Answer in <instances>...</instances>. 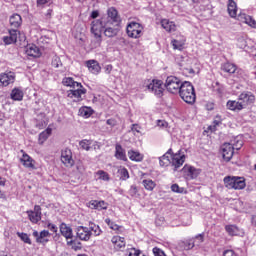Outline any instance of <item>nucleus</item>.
I'll list each match as a JSON object with an SVG mask.
<instances>
[{
    "instance_id": "1",
    "label": "nucleus",
    "mask_w": 256,
    "mask_h": 256,
    "mask_svg": "<svg viewBox=\"0 0 256 256\" xmlns=\"http://www.w3.org/2000/svg\"><path fill=\"white\" fill-rule=\"evenodd\" d=\"M63 85L66 87H71L72 89L68 91L67 97L73 99L75 103L83 101V95L87 94V89L83 87V84L76 82L73 78H64L62 81Z\"/></svg>"
},
{
    "instance_id": "2",
    "label": "nucleus",
    "mask_w": 256,
    "mask_h": 256,
    "mask_svg": "<svg viewBox=\"0 0 256 256\" xmlns=\"http://www.w3.org/2000/svg\"><path fill=\"white\" fill-rule=\"evenodd\" d=\"M76 237L80 239V241H89L91 239V236L94 235V237H99L103 231L101 230V227L99 225L89 222V227L85 226H78L76 229Z\"/></svg>"
},
{
    "instance_id": "3",
    "label": "nucleus",
    "mask_w": 256,
    "mask_h": 256,
    "mask_svg": "<svg viewBox=\"0 0 256 256\" xmlns=\"http://www.w3.org/2000/svg\"><path fill=\"white\" fill-rule=\"evenodd\" d=\"M109 20L107 18H100L92 21L91 23V33L94 35V39H96L95 47H101V43L103 41L102 33L105 31V27Z\"/></svg>"
},
{
    "instance_id": "4",
    "label": "nucleus",
    "mask_w": 256,
    "mask_h": 256,
    "mask_svg": "<svg viewBox=\"0 0 256 256\" xmlns=\"http://www.w3.org/2000/svg\"><path fill=\"white\" fill-rule=\"evenodd\" d=\"M179 95L185 103L188 105H193L197 99V95L195 94V87L189 81H184L182 83V87L179 90Z\"/></svg>"
},
{
    "instance_id": "5",
    "label": "nucleus",
    "mask_w": 256,
    "mask_h": 256,
    "mask_svg": "<svg viewBox=\"0 0 256 256\" xmlns=\"http://www.w3.org/2000/svg\"><path fill=\"white\" fill-rule=\"evenodd\" d=\"M223 181L227 189L241 190V189H245L247 185L245 183V178L243 177L226 176Z\"/></svg>"
},
{
    "instance_id": "6",
    "label": "nucleus",
    "mask_w": 256,
    "mask_h": 256,
    "mask_svg": "<svg viewBox=\"0 0 256 256\" xmlns=\"http://www.w3.org/2000/svg\"><path fill=\"white\" fill-rule=\"evenodd\" d=\"M164 87L167 89L168 93H172L173 95H177L183 87V82L181 79L177 78V76H168L166 78Z\"/></svg>"
},
{
    "instance_id": "7",
    "label": "nucleus",
    "mask_w": 256,
    "mask_h": 256,
    "mask_svg": "<svg viewBox=\"0 0 256 256\" xmlns=\"http://www.w3.org/2000/svg\"><path fill=\"white\" fill-rule=\"evenodd\" d=\"M143 24L135 21H131L127 24L126 33L131 39H139L143 35Z\"/></svg>"
},
{
    "instance_id": "8",
    "label": "nucleus",
    "mask_w": 256,
    "mask_h": 256,
    "mask_svg": "<svg viewBox=\"0 0 256 256\" xmlns=\"http://www.w3.org/2000/svg\"><path fill=\"white\" fill-rule=\"evenodd\" d=\"M144 85H146L148 91H151V93H154L156 97H163V81L161 80H147L145 81Z\"/></svg>"
},
{
    "instance_id": "9",
    "label": "nucleus",
    "mask_w": 256,
    "mask_h": 256,
    "mask_svg": "<svg viewBox=\"0 0 256 256\" xmlns=\"http://www.w3.org/2000/svg\"><path fill=\"white\" fill-rule=\"evenodd\" d=\"M119 31H121V24H111V21L108 20L104 28V36L113 39L119 35Z\"/></svg>"
},
{
    "instance_id": "10",
    "label": "nucleus",
    "mask_w": 256,
    "mask_h": 256,
    "mask_svg": "<svg viewBox=\"0 0 256 256\" xmlns=\"http://www.w3.org/2000/svg\"><path fill=\"white\" fill-rule=\"evenodd\" d=\"M32 235L36 239V243H38V245L48 244L49 237H51V233L48 230H42L41 232L34 230Z\"/></svg>"
},
{
    "instance_id": "11",
    "label": "nucleus",
    "mask_w": 256,
    "mask_h": 256,
    "mask_svg": "<svg viewBox=\"0 0 256 256\" xmlns=\"http://www.w3.org/2000/svg\"><path fill=\"white\" fill-rule=\"evenodd\" d=\"M107 17H102L103 19H107L111 24L121 25V16H119V12L115 7H111L107 10Z\"/></svg>"
},
{
    "instance_id": "12",
    "label": "nucleus",
    "mask_w": 256,
    "mask_h": 256,
    "mask_svg": "<svg viewBox=\"0 0 256 256\" xmlns=\"http://www.w3.org/2000/svg\"><path fill=\"white\" fill-rule=\"evenodd\" d=\"M61 161L66 167H73V165H75V161L73 160V152H71V149L66 148L62 150Z\"/></svg>"
},
{
    "instance_id": "13",
    "label": "nucleus",
    "mask_w": 256,
    "mask_h": 256,
    "mask_svg": "<svg viewBox=\"0 0 256 256\" xmlns=\"http://www.w3.org/2000/svg\"><path fill=\"white\" fill-rule=\"evenodd\" d=\"M235 154V146L231 143H225L222 145V157L225 161H231Z\"/></svg>"
},
{
    "instance_id": "14",
    "label": "nucleus",
    "mask_w": 256,
    "mask_h": 256,
    "mask_svg": "<svg viewBox=\"0 0 256 256\" xmlns=\"http://www.w3.org/2000/svg\"><path fill=\"white\" fill-rule=\"evenodd\" d=\"M239 101L243 108L247 107V105H253L255 103V95L251 92H243L239 95Z\"/></svg>"
},
{
    "instance_id": "15",
    "label": "nucleus",
    "mask_w": 256,
    "mask_h": 256,
    "mask_svg": "<svg viewBox=\"0 0 256 256\" xmlns=\"http://www.w3.org/2000/svg\"><path fill=\"white\" fill-rule=\"evenodd\" d=\"M15 83V74L13 72L0 74V87H9Z\"/></svg>"
},
{
    "instance_id": "16",
    "label": "nucleus",
    "mask_w": 256,
    "mask_h": 256,
    "mask_svg": "<svg viewBox=\"0 0 256 256\" xmlns=\"http://www.w3.org/2000/svg\"><path fill=\"white\" fill-rule=\"evenodd\" d=\"M27 215H28L31 223L37 224V222L41 219V206L35 205L34 211L28 210Z\"/></svg>"
},
{
    "instance_id": "17",
    "label": "nucleus",
    "mask_w": 256,
    "mask_h": 256,
    "mask_svg": "<svg viewBox=\"0 0 256 256\" xmlns=\"http://www.w3.org/2000/svg\"><path fill=\"white\" fill-rule=\"evenodd\" d=\"M88 207L89 209H96V211H103V210H107V208L109 207V204L107 202H105L104 200H91L88 203Z\"/></svg>"
},
{
    "instance_id": "18",
    "label": "nucleus",
    "mask_w": 256,
    "mask_h": 256,
    "mask_svg": "<svg viewBox=\"0 0 256 256\" xmlns=\"http://www.w3.org/2000/svg\"><path fill=\"white\" fill-rule=\"evenodd\" d=\"M182 171L185 173L187 179H197V177H199V173H201V170L188 165H185Z\"/></svg>"
},
{
    "instance_id": "19",
    "label": "nucleus",
    "mask_w": 256,
    "mask_h": 256,
    "mask_svg": "<svg viewBox=\"0 0 256 256\" xmlns=\"http://www.w3.org/2000/svg\"><path fill=\"white\" fill-rule=\"evenodd\" d=\"M173 160V150L169 149L162 157L159 158L160 167H169Z\"/></svg>"
},
{
    "instance_id": "20",
    "label": "nucleus",
    "mask_w": 256,
    "mask_h": 256,
    "mask_svg": "<svg viewBox=\"0 0 256 256\" xmlns=\"http://www.w3.org/2000/svg\"><path fill=\"white\" fill-rule=\"evenodd\" d=\"M238 21H242V23H246V25H249V27H253L254 29H256L255 19H253V17H251L245 13L238 14Z\"/></svg>"
},
{
    "instance_id": "21",
    "label": "nucleus",
    "mask_w": 256,
    "mask_h": 256,
    "mask_svg": "<svg viewBox=\"0 0 256 256\" xmlns=\"http://www.w3.org/2000/svg\"><path fill=\"white\" fill-rule=\"evenodd\" d=\"M9 23L12 29H19L23 24V18H21V15L19 14H13L10 16Z\"/></svg>"
},
{
    "instance_id": "22",
    "label": "nucleus",
    "mask_w": 256,
    "mask_h": 256,
    "mask_svg": "<svg viewBox=\"0 0 256 256\" xmlns=\"http://www.w3.org/2000/svg\"><path fill=\"white\" fill-rule=\"evenodd\" d=\"M185 163V155L180 156L179 154L172 155L171 164L174 167V171H177Z\"/></svg>"
},
{
    "instance_id": "23",
    "label": "nucleus",
    "mask_w": 256,
    "mask_h": 256,
    "mask_svg": "<svg viewBox=\"0 0 256 256\" xmlns=\"http://www.w3.org/2000/svg\"><path fill=\"white\" fill-rule=\"evenodd\" d=\"M114 157H116L119 161H127V154L121 144H116Z\"/></svg>"
},
{
    "instance_id": "24",
    "label": "nucleus",
    "mask_w": 256,
    "mask_h": 256,
    "mask_svg": "<svg viewBox=\"0 0 256 256\" xmlns=\"http://www.w3.org/2000/svg\"><path fill=\"white\" fill-rule=\"evenodd\" d=\"M60 233L65 239H71L73 237V229L62 222L60 224Z\"/></svg>"
},
{
    "instance_id": "25",
    "label": "nucleus",
    "mask_w": 256,
    "mask_h": 256,
    "mask_svg": "<svg viewBox=\"0 0 256 256\" xmlns=\"http://www.w3.org/2000/svg\"><path fill=\"white\" fill-rule=\"evenodd\" d=\"M86 65L90 73H93L94 75H97V73L101 71V66L99 65V62H97V60H88L86 62Z\"/></svg>"
},
{
    "instance_id": "26",
    "label": "nucleus",
    "mask_w": 256,
    "mask_h": 256,
    "mask_svg": "<svg viewBox=\"0 0 256 256\" xmlns=\"http://www.w3.org/2000/svg\"><path fill=\"white\" fill-rule=\"evenodd\" d=\"M111 242L117 250L125 249V238L121 236H113Z\"/></svg>"
},
{
    "instance_id": "27",
    "label": "nucleus",
    "mask_w": 256,
    "mask_h": 256,
    "mask_svg": "<svg viewBox=\"0 0 256 256\" xmlns=\"http://www.w3.org/2000/svg\"><path fill=\"white\" fill-rule=\"evenodd\" d=\"M21 162L27 169H35V164H33L35 163V160H33V158H31L27 153H23Z\"/></svg>"
},
{
    "instance_id": "28",
    "label": "nucleus",
    "mask_w": 256,
    "mask_h": 256,
    "mask_svg": "<svg viewBox=\"0 0 256 256\" xmlns=\"http://www.w3.org/2000/svg\"><path fill=\"white\" fill-rule=\"evenodd\" d=\"M26 55L29 57H40L41 51L39 50V47L35 46V44H31L26 47Z\"/></svg>"
},
{
    "instance_id": "29",
    "label": "nucleus",
    "mask_w": 256,
    "mask_h": 256,
    "mask_svg": "<svg viewBox=\"0 0 256 256\" xmlns=\"http://www.w3.org/2000/svg\"><path fill=\"white\" fill-rule=\"evenodd\" d=\"M161 25L165 31L168 33H173L177 30V26L175 25V22H171L168 19H163L161 21Z\"/></svg>"
},
{
    "instance_id": "30",
    "label": "nucleus",
    "mask_w": 256,
    "mask_h": 256,
    "mask_svg": "<svg viewBox=\"0 0 256 256\" xmlns=\"http://www.w3.org/2000/svg\"><path fill=\"white\" fill-rule=\"evenodd\" d=\"M228 14L232 19H239V16H237V3L234 2V0H228Z\"/></svg>"
},
{
    "instance_id": "31",
    "label": "nucleus",
    "mask_w": 256,
    "mask_h": 256,
    "mask_svg": "<svg viewBox=\"0 0 256 256\" xmlns=\"http://www.w3.org/2000/svg\"><path fill=\"white\" fill-rule=\"evenodd\" d=\"M225 231L228 233V235H230L231 237H235L237 235H241V229H239V227H237V225H226L225 226Z\"/></svg>"
},
{
    "instance_id": "32",
    "label": "nucleus",
    "mask_w": 256,
    "mask_h": 256,
    "mask_svg": "<svg viewBox=\"0 0 256 256\" xmlns=\"http://www.w3.org/2000/svg\"><path fill=\"white\" fill-rule=\"evenodd\" d=\"M227 108L230 109V111H241L243 110V104H241V101H233V100H229L227 102Z\"/></svg>"
},
{
    "instance_id": "33",
    "label": "nucleus",
    "mask_w": 256,
    "mask_h": 256,
    "mask_svg": "<svg viewBox=\"0 0 256 256\" xmlns=\"http://www.w3.org/2000/svg\"><path fill=\"white\" fill-rule=\"evenodd\" d=\"M128 157L130 161H136V163H141V161H143V154L135 150L128 151Z\"/></svg>"
},
{
    "instance_id": "34",
    "label": "nucleus",
    "mask_w": 256,
    "mask_h": 256,
    "mask_svg": "<svg viewBox=\"0 0 256 256\" xmlns=\"http://www.w3.org/2000/svg\"><path fill=\"white\" fill-rule=\"evenodd\" d=\"M222 71H225V73H229L230 75H233V73L237 71V65L231 62H226L222 65Z\"/></svg>"
},
{
    "instance_id": "35",
    "label": "nucleus",
    "mask_w": 256,
    "mask_h": 256,
    "mask_svg": "<svg viewBox=\"0 0 256 256\" xmlns=\"http://www.w3.org/2000/svg\"><path fill=\"white\" fill-rule=\"evenodd\" d=\"M23 95V90L14 88L11 92V99H13V101H23Z\"/></svg>"
},
{
    "instance_id": "36",
    "label": "nucleus",
    "mask_w": 256,
    "mask_h": 256,
    "mask_svg": "<svg viewBox=\"0 0 256 256\" xmlns=\"http://www.w3.org/2000/svg\"><path fill=\"white\" fill-rule=\"evenodd\" d=\"M52 131L53 130L51 128H47L46 130H44L43 132H41L39 134V143H40V145H43L45 143V141L47 139H49V136L51 135Z\"/></svg>"
},
{
    "instance_id": "37",
    "label": "nucleus",
    "mask_w": 256,
    "mask_h": 256,
    "mask_svg": "<svg viewBox=\"0 0 256 256\" xmlns=\"http://www.w3.org/2000/svg\"><path fill=\"white\" fill-rule=\"evenodd\" d=\"M142 185L147 191H153L157 184L151 179H146L142 181Z\"/></svg>"
},
{
    "instance_id": "38",
    "label": "nucleus",
    "mask_w": 256,
    "mask_h": 256,
    "mask_svg": "<svg viewBox=\"0 0 256 256\" xmlns=\"http://www.w3.org/2000/svg\"><path fill=\"white\" fill-rule=\"evenodd\" d=\"M223 123V119H221L220 115H217L214 118L213 125L209 126L208 129L211 130L212 132L217 131V127Z\"/></svg>"
},
{
    "instance_id": "39",
    "label": "nucleus",
    "mask_w": 256,
    "mask_h": 256,
    "mask_svg": "<svg viewBox=\"0 0 256 256\" xmlns=\"http://www.w3.org/2000/svg\"><path fill=\"white\" fill-rule=\"evenodd\" d=\"M79 115H81V117H85V119H88L90 115H93V110L87 106H84L79 109Z\"/></svg>"
},
{
    "instance_id": "40",
    "label": "nucleus",
    "mask_w": 256,
    "mask_h": 256,
    "mask_svg": "<svg viewBox=\"0 0 256 256\" xmlns=\"http://www.w3.org/2000/svg\"><path fill=\"white\" fill-rule=\"evenodd\" d=\"M105 223L112 229V231H118V233L121 232V229H123L121 226L117 225L115 222L111 221L110 218L105 219Z\"/></svg>"
},
{
    "instance_id": "41",
    "label": "nucleus",
    "mask_w": 256,
    "mask_h": 256,
    "mask_svg": "<svg viewBox=\"0 0 256 256\" xmlns=\"http://www.w3.org/2000/svg\"><path fill=\"white\" fill-rule=\"evenodd\" d=\"M17 236L21 239V241L27 243V245H32L31 238H29L27 233L17 232Z\"/></svg>"
},
{
    "instance_id": "42",
    "label": "nucleus",
    "mask_w": 256,
    "mask_h": 256,
    "mask_svg": "<svg viewBox=\"0 0 256 256\" xmlns=\"http://www.w3.org/2000/svg\"><path fill=\"white\" fill-rule=\"evenodd\" d=\"M118 172L120 173V179L122 181H127V179H129V170H127V168H120Z\"/></svg>"
},
{
    "instance_id": "43",
    "label": "nucleus",
    "mask_w": 256,
    "mask_h": 256,
    "mask_svg": "<svg viewBox=\"0 0 256 256\" xmlns=\"http://www.w3.org/2000/svg\"><path fill=\"white\" fill-rule=\"evenodd\" d=\"M173 49H178V51H183V45H185L184 42H181L179 40H172L171 42Z\"/></svg>"
},
{
    "instance_id": "44",
    "label": "nucleus",
    "mask_w": 256,
    "mask_h": 256,
    "mask_svg": "<svg viewBox=\"0 0 256 256\" xmlns=\"http://www.w3.org/2000/svg\"><path fill=\"white\" fill-rule=\"evenodd\" d=\"M63 63H61V58L59 56H53L52 58V67H55V69H58V67H61Z\"/></svg>"
},
{
    "instance_id": "45",
    "label": "nucleus",
    "mask_w": 256,
    "mask_h": 256,
    "mask_svg": "<svg viewBox=\"0 0 256 256\" xmlns=\"http://www.w3.org/2000/svg\"><path fill=\"white\" fill-rule=\"evenodd\" d=\"M203 241H204V234H198L195 237L193 244L191 245V249H193V247H195V243H197V245H201V243H203Z\"/></svg>"
},
{
    "instance_id": "46",
    "label": "nucleus",
    "mask_w": 256,
    "mask_h": 256,
    "mask_svg": "<svg viewBox=\"0 0 256 256\" xmlns=\"http://www.w3.org/2000/svg\"><path fill=\"white\" fill-rule=\"evenodd\" d=\"M171 191H173V193H183L185 191V188L179 187L178 184H173L171 186Z\"/></svg>"
},
{
    "instance_id": "47",
    "label": "nucleus",
    "mask_w": 256,
    "mask_h": 256,
    "mask_svg": "<svg viewBox=\"0 0 256 256\" xmlns=\"http://www.w3.org/2000/svg\"><path fill=\"white\" fill-rule=\"evenodd\" d=\"M81 149H84V151H89L91 149V146H89V141L88 140H82L79 143Z\"/></svg>"
},
{
    "instance_id": "48",
    "label": "nucleus",
    "mask_w": 256,
    "mask_h": 256,
    "mask_svg": "<svg viewBox=\"0 0 256 256\" xmlns=\"http://www.w3.org/2000/svg\"><path fill=\"white\" fill-rule=\"evenodd\" d=\"M17 33H18L17 29L9 30V36L11 37L12 41H14L16 43H17Z\"/></svg>"
},
{
    "instance_id": "49",
    "label": "nucleus",
    "mask_w": 256,
    "mask_h": 256,
    "mask_svg": "<svg viewBox=\"0 0 256 256\" xmlns=\"http://www.w3.org/2000/svg\"><path fill=\"white\" fill-rule=\"evenodd\" d=\"M153 254L154 256H167L165 255V252L163 250H161V248L155 247L153 248Z\"/></svg>"
},
{
    "instance_id": "50",
    "label": "nucleus",
    "mask_w": 256,
    "mask_h": 256,
    "mask_svg": "<svg viewBox=\"0 0 256 256\" xmlns=\"http://www.w3.org/2000/svg\"><path fill=\"white\" fill-rule=\"evenodd\" d=\"M98 175H100V179H102L103 181H109V174H107L105 171H98Z\"/></svg>"
},
{
    "instance_id": "51",
    "label": "nucleus",
    "mask_w": 256,
    "mask_h": 256,
    "mask_svg": "<svg viewBox=\"0 0 256 256\" xmlns=\"http://www.w3.org/2000/svg\"><path fill=\"white\" fill-rule=\"evenodd\" d=\"M130 253L128 256H141L142 252L139 249L136 248H130Z\"/></svg>"
},
{
    "instance_id": "52",
    "label": "nucleus",
    "mask_w": 256,
    "mask_h": 256,
    "mask_svg": "<svg viewBox=\"0 0 256 256\" xmlns=\"http://www.w3.org/2000/svg\"><path fill=\"white\" fill-rule=\"evenodd\" d=\"M157 125L160 129H167V127H169V123L165 120H158Z\"/></svg>"
},
{
    "instance_id": "53",
    "label": "nucleus",
    "mask_w": 256,
    "mask_h": 256,
    "mask_svg": "<svg viewBox=\"0 0 256 256\" xmlns=\"http://www.w3.org/2000/svg\"><path fill=\"white\" fill-rule=\"evenodd\" d=\"M47 228L52 232V233H57L58 231V228H57V225L51 223V222H48L47 223Z\"/></svg>"
},
{
    "instance_id": "54",
    "label": "nucleus",
    "mask_w": 256,
    "mask_h": 256,
    "mask_svg": "<svg viewBox=\"0 0 256 256\" xmlns=\"http://www.w3.org/2000/svg\"><path fill=\"white\" fill-rule=\"evenodd\" d=\"M128 193H129V195H130L131 197H135V195H137V193H138L137 186L132 185V186L130 187Z\"/></svg>"
},
{
    "instance_id": "55",
    "label": "nucleus",
    "mask_w": 256,
    "mask_h": 256,
    "mask_svg": "<svg viewBox=\"0 0 256 256\" xmlns=\"http://www.w3.org/2000/svg\"><path fill=\"white\" fill-rule=\"evenodd\" d=\"M3 41H4L5 45H11L13 43H16V42H14L13 39H11V36H5L3 38Z\"/></svg>"
},
{
    "instance_id": "56",
    "label": "nucleus",
    "mask_w": 256,
    "mask_h": 256,
    "mask_svg": "<svg viewBox=\"0 0 256 256\" xmlns=\"http://www.w3.org/2000/svg\"><path fill=\"white\" fill-rule=\"evenodd\" d=\"M223 256H237V253H235L233 250H224Z\"/></svg>"
},
{
    "instance_id": "57",
    "label": "nucleus",
    "mask_w": 256,
    "mask_h": 256,
    "mask_svg": "<svg viewBox=\"0 0 256 256\" xmlns=\"http://www.w3.org/2000/svg\"><path fill=\"white\" fill-rule=\"evenodd\" d=\"M107 125H109L110 127H115V125H117V120L110 118L106 121Z\"/></svg>"
},
{
    "instance_id": "58",
    "label": "nucleus",
    "mask_w": 256,
    "mask_h": 256,
    "mask_svg": "<svg viewBox=\"0 0 256 256\" xmlns=\"http://www.w3.org/2000/svg\"><path fill=\"white\" fill-rule=\"evenodd\" d=\"M51 0H36L37 7H43V5H47Z\"/></svg>"
},
{
    "instance_id": "59",
    "label": "nucleus",
    "mask_w": 256,
    "mask_h": 256,
    "mask_svg": "<svg viewBox=\"0 0 256 256\" xmlns=\"http://www.w3.org/2000/svg\"><path fill=\"white\" fill-rule=\"evenodd\" d=\"M90 17L92 19H97V17H99V11H97V10L92 11Z\"/></svg>"
},
{
    "instance_id": "60",
    "label": "nucleus",
    "mask_w": 256,
    "mask_h": 256,
    "mask_svg": "<svg viewBox=\"0 0 256 256\" xmlns=\"http://www.w3.org/2000/svg\"><path fill=\"white\" fill-rule=\"evenodd\" d=\"M242 147H243V142L238 141L237 144L234 146V149H236V151H239V149H241Z\"/></svg>"
},
{
    "instance_id": "61",
    "label": "nucleus",
    "mask_w": 256,
    "mask_h": 256,
    "mask_svg": "<svg viewBox=\"0 0 256 256\" xmlns=\"http://www.w3.org/2000/svg\"><path fill=\"white\" fill-rule=\"evenodd\" d=\"M139 129H141V127H139V125H137V124L132 125V131H136V133H139Z\"/></svg>"
},
{
    "instance_id": "62",
    "label": "nucleus",
    "mask_w": 256,
    "mask_h": 256,
    "mask_svg": "<svg viewBox=\"0 0 256 256\" xmlns=\"http://www.w3.org/2000/svg\"><path fill=\"white\" fill-rule=\"evenodd\" d=\"M77 169H78L79 173H83L85 171V167H83L82 165H78Z\"/></svg>"
},
{
    "instance_id": "63",
    "label": "nucleus",
    "mask_w": 256,
    "mask_h": 256,
    "mask_svg": "<svg viewBox=\"0 0 256 256\" xmlns=\"http://www.w3.org/2000/svg\"><path fill=\"white\" fill-rule=\"evenodd\" d=\"M0 185L2 187H5V179L3 177L0 176Z\"/></svg>"
},
{
    "instance_id": "64",
    "label": "nucleus",
    "mask_w": 256,
    "mask_h": 256,
    "mask_svg": "<svg viewBox=\"0 0 256 256\" xmlns=\"http://www.w3.org/2000/svg\"><path fill=\"white\" fill-rule=\"evenodd\" d=\"M252 225H254V227H256V216L252 217Z\"/></svg>"
}]
</instances>
